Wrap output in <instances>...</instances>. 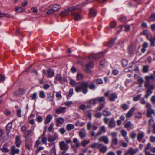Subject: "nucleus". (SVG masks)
Instances as JSON below:
<instances>
[{
  "mask_svg": "<svg viewBox=\"0 0 155 155\" xmlns=\"http://www.w3.org/2000/svg\"><path fill=\"white\" fill-rule=\"evenodd\" d=\"M78 84L75 88V91L77 92H82L84 94H85L88 92V82L87 81H83L80 82Z\"/></svg>",
  "mask_w": 155,
  "mask_h": 155,
  "instance_id": "1",
  "label": "nucleus"
},
{
  "mask_svg": "<svg viewBox=\"0 0 155 155\" xmlns=\"http://www.w3.org/2000/svg\"><path fill=\"white\" fill-rule=\"evenodd\" d=\"M84 6L83 4H81L75 6L70 7L61 12L60 14V15L62 18L70 14L73 16L74 15V11Z\"/></svg>",
  "mask_w": 155,
  "mask_h": 155,
  "instance_id": "2",
  "label": "nucleus"
},
{
  "mask_svg": "<svg viewBox=\"0 0 155 155\" xmlns=\"http://www.w3.org/2000/svg\"><path fill=\"white\" fill-rule=\"evenodd\" d=\"M91 147L92 148L98 149L99 151L103 153H105L107 149V146L100 142L94 143L91 144Z\"/></svg>",
  "mask_w": 155,
  "mask_h": 155,
  "instance_id": "3",
  "label": "nucleus"
},
{
  "mask_svg": "<svg viewBox=\"0 0 155 155\" xmlns=\"http://www.w3.org/2000/svg\"><path fill=\"white\" fill-rule=\"evenodd\" d=\"M146 107L147 109V116L149 118L151 117L152 114H155V110L151 108L152 105L149 103H147Z\"/></svg>",
  "mask_w": 155,
  "mask_h": 155,
  "instance_id": "4",
  "label": "nucleus"
},
{
  "mask_svg": "<svg viewBox=\"0 0 155 155\" xmlns=\"http://www.w3.org/2000/svg\"><path fill=\"white\" fill-rule=\"evenodd\" d=\"M59 146L60 150L66 151L69 148V146L64 141H61L59 142Z\"/></svg>",
  "mask_w": 155,
  "mask_h": 155,
  "instance_id": "5",
  "label": "nucleus"
},
{
  "mask_svg": "<svg viewBox=\"0 0 155 155\" xmlns=\"http://www.w3.org/2000/svg\"><path fill=\"white\" fill-rule=\"evenodd\" d=\"M94 66V64L93 62H91L83 67V69L87 73L90 74L92 71L89 69V68H92Z\"/></svg>",
  "mask_w": 155,
  "mask_h": 155,
  "instance_id": "6",
  "label": "nucleus"
},
{
  "mask_svg": "<svg viewBox=\"0 0 155 155\" xmlns=\"http://www.w3.org/2000/svg\"><path fill=\"white\" fill-rule=\"evenodd\" d=\"M98 140L101 142H103L105 144L109 143V138L107 136L103 135L100 137L98 139Z\"/></svg>",
  "mask_w": 155,
  "mask_h": 155,
  "instance_id": "7",
  "label": "nucleus"
},
{
  "mask_svg": "<svg viewBox=\"0 0 155 155\" xmlns=\"http://www.w3.org/2000/svg\"><path fill=\"white\" fill-rule=\"evenodd\" d=\"M55 79L59 81L60 83L63 84L67 81L66 79L65 78L62 77L61 74H57L55 77Z\"/></svg>",
  "mask_w": 155,
  "mask_h": 155,
  "instance_id": "8",
  "label": "nucleus"
},
{
  "mask_svg": "<svg viewBox=\"0 0 155 155\" xmlns=\"http://www.w3.org/2000/svg\"><path fill=\"white\" fill-rule=\"evenodd\" d=\"M103 56V53H100L97 54H92L89 57V58H92L94 59H96L102 58Z\"/></svg>",
  "mask_w": 155,
  "mask_h": 155,
  "instance_id": "9",
  "label": "nucleus"
},
{
  "mask_svg": "<svg viewBox=\"0 0 155 155\" xmlns=\"http://www.w3.org/2000/svg\"><path fill=\"white\" fill-rule=\"evenodd\" d=\"M25 93V89L21 88L17 90V91L14 93V95L15 96H18L19 95H23Z\"/></svg>",
  "mask_w": 155,
  "mask_h": 155,
  "instance_id": "10",
  "label": "nucleus"
},
{
  "mask_svg": "<svg viewBox=\"0 0 155 155\" xmlns=\"http://www.w3.org/2000/svg\"><path fill=\"white\" fill-rule=\"evenodd\" d=\"M72 16H74V19L76 21L80 20L83 18L82 16L80 14L74 12V15Z\"/></svg>",
  "mask_w": 155,
  "mask_h": 155,
  "instance_id": "11",
  "label": "nucleus"
},
{
  "mask_svg": "<svg viewBox=\"0 0 155 155\" xmlns=\"http://www.w3.org/2000/svg\"><path fill=\"white\" fill-rule=\"evenodd\" d=\"M145 136V133L143 131H140L139 133L138 134L137 136V140L140 142H141V140Z\"/></svg>",
  "mask_w": 155,
  "mask_h": 155,
  "instance_id": "12",
  "label": "nucleus"
},
{
  "mask_svg": "<svg viewBox=\"0 0 155 155\" xmlns=\"http://www.w3.org/2000/svg\"><path fill=\"white\" fill-rule=\"evenodd\" d=\"M108 125L110 128H114L116 125L115 121L114 118H111L108 123Z\"/></svg>",
  "mask_w": 155,
  "mask_h": 155,
  "instance_id": "13",
  "label": "nucleus"
},
{
  "mask_svg": "<svg viewBox=\"0 0 155 155\" xmlns=\"http://www.w3.org/2000/svg\"><path fill=\"white\" fill-rule=\"evenodd\" d=\"M73 143L74 144L72 146V147L73 148L79 147L81 146V143L79 142L78 139L77 138H74L73 140Z\"/></svg>",
  "mask_w": 155,
  "mask_h": 155,
  "instance_id": "14",
  "label": "nucleus"
},
{
  "mask_svg": "<svg viewBox=\"0 0 155 155\" xmlns=\"http://www.w3.org/2000/svg\"><path fill=\"white\" fill-rule=\"evenodd\" d=\"M32 132V130H29L24 132V137L25 138V140L26 141H27L28 140L29 135L31 134Z\"/></svg>",
  "mask_w": 155,
  "mask_h": 155,
  "instance_id": "15",
  "label": "nucleus"
},
{
  "mask_svg": "<svg viewBox=\"0 0 155 155\" xmlns=\"http://www.w3.org/2000/svg\"><path fill=\"white\" fill-rule=\"evenodd\" d=\"M11 152L12 155H14L15 154H18L19 153V150L16 148L15 146H13L11 148Z\"/></svg>",
  "mask_w": 155,
  "mask_h": 155,
  "instance_id": "16",
  "label": "nucleus"
},
{
  "mask_svg": "<svg viewBox=\"0 0 155 155\" xmlns=\"http://www.w3.org/2000/svg\"><path fill=\"white\" fill-rule=\"evenodd\" d=\"M49 7L52 8L54 12L58 10L61 8L60 5L57 4L51 5Z\"/></svg>",
  "mask_w": 155,
  "mask_h": 155,
  "instance_id": "17",
  "label": "nucleus"
},
{
  "mask_svg": "<svg viewBox=\"0 0 155 155\" xmlns=\"http://www.w3.org/2000/svg\"><path fill=\"white\" fill-rule=\"evenodd\" d=\"M47 76L49 78L52 77L54 74V71L51 69H50L47 70Z\"/></svg>",
  "mask_w": 155,
  "mask_h": 155,
  "instance_id": "18",
  "label": "nucleus"
},
{
  "mask_svg": "<svg viewBox=\"0 0 155 155\" xmlns=\"http://www.w3.org/2000/svg\"><path fill=\"white\" fill-rule=\"evenodd\" d=\"M139 151V149L138 148H136L133 149L132 148H130L128 151V153L131 155L134 154L137 152Z\"/></svg>",
  "mask_w": 155,
  "mask_h": 155,
  "instance_id": "19",
  "label": "nucleus"
},
{
  "mask_svg": "<svg viewBox=\"0 0 155 155\" xmlns=\"http://www.w3.org/2000/svg\"><path fill=\"white\" fill-rule=\"evenodd\" d=\"M106 132L105 127L104 126H102L100 127V131L97 132L96 136H98L101 135V133H104Z\"/></svg>",
  "mask_w": 155,
  "mask_h": 155,
  "instance_id": "20",
  "label": "nucleus"
},
{
  "mask_svg": "<svg viewBox=\"0 0 155 155\" xmlns=\"http://www.w3.org/2000/svg\"><path fill=\"white\" fill-rule=\"evenodd\" d=\"M135 108L134 107H133L126 114V118H129L134 113Z\"/></svg>",
  "mask_w": 155,
  "mask_h": 155,
  "instance_id": "21",
  "label": "nucleus"
},
{
  "mask_svg": "<svg viewBox=\"0 0 155 155\" xmlns=\"http://www.w3.org/2000/svg\"><path fill=\"white\" fill-rule=\"evenodd\" d=\"M79 135L81 139H84L86 136V130H84L83 131H80L79 133Z\"/></svg>",
  "mask_w": 155,
  "mask_h": 155,
  "instance_id": "22",
  "label": "nucleus"
},
{
  "mask_svg": "<svg viewBox=\"0 0 155 155\" xmlns=\"http://www.w3.org/2000/svg\"><path fill=\"white\" fill-rule=\"evenodd\" d=\"M53 118L52 116L50 114L48 115L45 121V124H47L49 123Z\"/></svg>",
  "mask_w": 155,
  "mask_h": 155,
  "instance_id": "23",
  "label": "nucleus"
},
{
  "mask_svg": "<svg viewBox=\"0 0 155 155\" xmlns=\"http://www.w3.org/2000/svg\"><path fill=\"white\" fill-rule=\"evenodd\" d=\"M66 108L65 107H61L57 108L55 110V112L57 114L62 113L64 111Z\"/></svg>",
  "mask_w": 155,
  "mask_h": 155,
  "instance_id": "24",
  "label": "nucleus"
},
{
  "mask_svg": "<svg viewBox=\"0 0 155 155\" xmlns=\"http://www.w3.org/2000/svg\"><path fill=\"white\" fill-rule=\"evenodd\" d=\"M117 98V96L115 93H113L111 94L109 98L110 101H114L115 99Z\"/></svg>",
  "mask_w": 155,
  "mask_h": 155,
  "instance_id": "25",
  "label": "nucleus"
},
{
  "mask_svg": "<svg viewBox=\"0 0 155 155\" xmlns=\"http://www.w3.org/2000/svg\"><path fill=\"white\" fill-rule=\"evenodd\" d=\"M98 101L97 98L91 99L89 101L88 103L91 104L93 105H95L96 104L98 103Z\"/></svg>",
  "mask_w": 155,
  "mask_h": 155,
  "instance_id": "26",
  "label": "nucleus"
},
{
  "mask_svg": "<svg viewBox=\"0 0 155 155\" xmlns=\"http://www.w3.org/2000/svg\"><path fill=\"white\" fill-rule=\"evenodd\" d=\"M131 125L132 124L131 122L130 121H129L125 124L124 125V127L127 128V130H130L132 128V127H131Z\"/></svg>",
  "mask_w": 155,
  "mask_h": 155,
  "instance_id": "27",
  "label": "nucleus"
},
{
  "mask_svg": "<svg viewBox=\"0 0 155 155\" xmlns=\"http://www.w3.org/2000/svg\"><path fill=\"white\" fill-rule=\"evenodd\" d=\"M90 15H91L92 17H94L97 14V11L95 9L92 8H91L89 11Z\"/></svg>",
  "mask_w": 155,
  "mask_h": 155,
  "instance_id": "28",
  "label": "nucleus"
},
{
  "mask_svg": "<svg viewBox=\"0 0 155 155\" xmlns=\"http://www.w3.org/2000/svg\"><path fill=\"white\" fill-rule=\"evenodd\" d=\"M74 125L71 124H68L66 126V129L68 131H69L70 130L74 129Z\"/></svg>",
  "mask_w": 155,
  "mask_h": 155,
  "instance_id": "29",
  "label": "nucleus"
},
{
  "mask_svg": "<svg viewBox=\"0 0 155 155\" xmlns=\"http://www.w3.org/2000/svg\"><path fill=\"white\" fill-rule=\"evenodd\" d=\"M48 100L49 101H52L53 100L54 95L53 94L48 93Z\"/></svg>",
  "mask_w": 155,
  "mask_h": 155,
  "instance_id": "30",
  "label": "nucleus"
},
{
  "mask_svg": "<svg viewBox=\"0 0 155 155\" xmlns=\"http://www.w3.org/2000/svg\"><path fill=\"white\" fill-rule=\"evenodd\" d=\"M16 142L15 143V144L17 147H19L20 144H21V141H20V138L19 137L17 136L16 137Z\"/></svg>",
  "mask_w": 155,
  "mask_h": 155,
  "instance_id": "31",
  "label": "nucleus"
},
{
  "mask_svg": "<svg viewBox=\"0 0 155 155\" xmlns=\"http://www.w3.org/2000/svg\"><path fill=\"white\" fill-rule=\"evenodd\" d=\"M115 39H113L110 41L107 44V46L110 47L113 46L115 43Z\"/></svg>",
  "mask_w": 155,
  "mask_h": 155,
  "instance_id": "32",
  "label": "nucleus"
},
{
  "mask_svg": "<svg viewBox=\"0 0 155 155\" xmlns=\"http://www.w3.org/2000/svg\"><path fill=\"white\" fill-rule=\"evenodd\" d=\"M56 139L55 137L51 136H49L48 138V141L49 142H55V140Z\"/></svg>",
  "mask_w": 155,
  "mask_h": 155,
  "instance_id": "33",
  "label": "nucleus"
},
{
  "mask_svg": "<svg viewBox=\"0 0 155 155\" xmlns=\"http://www.w3.org/2000/svg\"><path fill=\"white\" fill-rule=\"evenodd\" d=\"M39 137L40 139H41V138L42 139L41 141L43 143L47 144V141L48 140V138L46 137H45L40 136Z\"/></svg>",
  "mask_w": 155,
  "mask_h": 155,
  "instance_id": "34",
  "label": "nucleus"
},
{
  "mask_svg": "<svg viewBox=\"0 0 155 155\" xmlns=\"http://www.w3.org/2000/svg\"><path fill=\"white\" fill-rule=\"evenodd\" d=\"M50 154L51 155H56V147L55 146L53 147L50 150Z\"/></svg>",
  "mask_w": 155,
  "mask_h": 155,
  "instance_id": "35",
  "label": "nucleus"
},
{
  "mask_svg": "<svg viewBox=\"0 0 155 155\" xmlns=\"http://www.w3.org/2000/svg\"><path fill=\"white\" fill-rule=\"evenodd\" d=\"M41 143V140L38 138V139L36 141L34 147H37Z\"/></svg>",
  "mask_w": 155,
  "mask_h": 155,
  "instance_id": "36",
  "label": "nucleus"
},
{
  "mask_svg": "<svg viewBox=\"0 0 155 155\" xmlns=\"http://www.w3.org/2000/svg\"><path fill=\"white\" fill-rule=\"evenodd\" d=\"M152 91L150 89H148L147 91V94L145 96V97L146 98H148L149 96L152 93Z\"/></svg>",
  "mask_w": 155,
  "mask_h": 155,
  "instance_id": "37",
  "label": "nucleus"
},
{
  "mask_svg": "<svg viewBox=\"0 0 155 155\" xmlns=\"http://www.w3.org/2000/svg\"><path fill=\"white\" fill-rule=\"evenodd\" d=\"M145 79L146 80L149 81H150V79H153L154 80L155 79L154 76L152 74L150 76H146L145 77Z\"/></svg>",
  "mask_w": 155,
  "mask_h": 155,
  "instance_id": "38",
  "label": "nucleus"
},
{
  "mask_svg": "<svg viewBox=\"0 0 155 155\" xmlns=\"http://www.w3.org/2000/svg\"><path fill=\"white\" fill-rule=\"evenodd\" d=\"M88 87L91 89L94 90L96 88V86L93 83H91L90 84H88Z\"/></svg>",
  "mask_w": 155,
  "mask_h": 155,
  "instance_id": "39",
  "label": "nucleus"
},
{
  "mask_svg": "<svg viewBox=\"0 0 155 155\" xmlns=\"http://www.w3.org/2000/svg\"><path fill=\"white\" fill-rule=\"evenodd\" d=\"M97 99L98 102H99L100 103L104 102L105 101V98L104 97H97Z\"/></svg>",
  "mask_w": 155,
  "mask_h": 155,
  "instance_id": "40",
  "label": "nucleus"
},
{
  "mask_svg": "<svg viewBox=\"0 0 155 155\" xmlns=\"http://www.w3.org/2000/svg\"><path fill=\"white\" fill-rule=\"evenodd\" d=\"M90 142V141L89 140H84L82 142V145L83 147H84L87 145Z\"/></svg>",
  "mask_w": 155,
  "mask_h": 155,
  "instance_id": "41",
  "label": "nucleus"
},
{
  "mask_svg": "<svg viewBox=\"0 0 155 155\" xmlns=\"http://www.w3.org/2000/svg\"><path fill=\"white\" fill-rule=\"evenodd\" d=\"M83 78V75L81 73H79L77 74V78L78 80H81Z\"/></svg>",
  "mask_w": 155,
  "mask_h": 155,
  "instance_id": "42",
  "label": "nucleus"
},
{
  "mask_svg": "<svg viewBox=\"0 0 155 155\" xmlns=\"http://www.w3.org/2000/svg\"><path fill=\"white\" fill-rule=\"evenodd\" d=\"M149 67L147 65L144 66L143 67V71L144 73H147L148 72Z\"/></svg>",
  "mask_w": 155,
  "mask_h": 155,
  "instance_id": "43",
  "label": "nucleus"
},
{
  "mask_svg": "<svg viewBox=\"0 0 155 155\" xmlns=\"http://www.w3.org/2000/svg\"><path fill=\"white\" fill-rule=\"evenodd\" d=\"M102 114L104 116H108L111 115V113L108 111L104 110L102 111Z\"/></svg>",
  "mask_w": 155,
  "mask_h": 155,
  "instance_id": "44",
  "label": "nucleus"
},
{
  "mask_svg": "<svg viewBox=\"0 0 155 155\" xmlns=\"http://www.w3.org/2000/svg\"><path fill=\"white\" fill-rule=\"evenodd\" d=\"M69 83L72 86H74L75 85L76 86V84H78V83H76V82L75 80L71 79H70V82Z\"/></svg>",
  "mask_w": 155,
  "mask_h": 155,
  "instance_id": "45",
  "label": "nucleus"
},
{
  "mask_svg": "<svg viewBox=\"0 0 155 155\" xmlns=\"http://www.w3.org/2000/svg\"><path fill=\"white\" fill-rule=\"evenodd\" d=\"M151 147V144L150 143H148L145 147L144 151H147V150L150 149H151L150 148Z\"/></svg>",
  "mask_w": 155,
  "mask_h": 155,
  "instance_id": "46",
  "label": "nucleus"
},
{
  "mask_svg": "<svg viewBox=\"0 0 155 155\" xmlns=\"http://www.w3.org/2000/svg\"><path fill=\"white\" fill-rule=\"evenodd\" d=\"M73 94V89L72 88L70 89L69 90V94L67 96V98H69L71 97Z\"/></svg>",
  "mask_w": 155,
  "mask_h": 155,
  "instance_id": "47",
  "label": "nucleus"
},
{
  "mask_svg": "<svg viewBox=\"0 0 155 155\" xmlns=\"http://www.w3.org/2000/svg\"><path fill=\"white\" fill-rule=\"evenodd\" d=\"M96 84H102L103 83V81L101 79H98L95 80Z\"/></svg>",
  "mask_w": 155,
  "mask_h": 155,
  "instance_id": "48",
  "label": "nucleus"
},
{
  "mask_svg": "<svg viewBox=\"0 0 155 155\" xmlns=\"http://www.w3.org/2000/svg\"><path fill=\"white\" fill-rule=\"evenodd\" d=\"M130 135L131 139H134L136 136V134L135 132H133L130 134Z\"/></svg>",
  "mask_w": 155,
  "mask_h": 155,
  "instance_id": "49",
  "label": "nucleus"
},
{
  "mask_svg": "<svg viewBox=\"0 0 155 155\" xmlns=\"http://www.w3.org/2000/svg\"><path fill=\"white\" fill-rule=\"evenodd\" d=\"M112 141L114 144L117 145L118 144V140L117 138H112Z\"/></svg>",
  "mask_w": 155,
  "mask_h": 155,
  "instance_id": "50",
  "label": "nucleus"
},
{
  "mask_svg": "<svg viewBox=\"0 0 155 155\" xmlns=\"http://www.w3.org/2000/svg\"><path fill=\"white\" fill-rule=\"evenodd\" d=\"M121 133L123 137H125L127 135V132L124 130L123 129L121 131Z\"/></svg>",
  "mask_w": 155,
  "mask_h": 155,
  "instance_id": "51",
  "label": "nucleus"
},
{
  "mask_svg": "<svg viewBox=\"0 0 155 155\" xmlns=\"http://www.w3.org/2000/svg\"><path fill=\"white\" fill-rule=\"evenodd\" d=\"M15 11L18 12H21L23 11V8L21 7H17L15 8Z\"/></svg>",
  "mask_w": 155,
  "mask_h": 155,
  "instance_id": "52",
  "label": "nucleus"
},
{
  "mask_svg": "<svg viewBox=\"0 0 155 155\" xmlns=\"http://www.w3.org/2000/svg\"><path fill=\"white\" fill-rule=\"evenodd\" d=\"M57 122L60 124H62L64 121V119L61 117H59L57 119Z\"/></svg>",
  "mask_w": 155,
  "mask_h": 155,
  "instance_id": "53",
  "label": "nucleus"
},
{
  "mask_svg": "<svg viewBox=\"0 0 155 155\" xmlns=\"http://www.w3.org/2000/svg\"><path fill=\"white\" fill-rule=\"evenodd\" d=\"M104 107L103 104H101L100 106L98 107L96 109V112H97L98 111H100Z\"/></svg>",
  "mask_w": 155,
  "mask_h": 155,
  "instance_id": "54",
  "label": "nucleus"
},
{
  "mask_svg": "<svg viewBox=\"0 0 155 155\" xmlns=\"http://www.w3.org/2000/svg\"><path fill=\"white\" fill-rule=\"evenodd\" d=\"M94 116L97 118H100L102 116V114L101 112H97L94 114Z\"/></svg>",
  "mask_w": 155,
  "mask_h": 155,
  "instance_id": "55",
  "label": "nucleus"
},
{
  "mask_svg": "<svg viewBox=\"0 0 155 155\" xmlns=\"http://www.w3.org/2000/svg\"><path fill=\"white\" fill-rule=\"evenodd\" d=\"M121 107L124 110H125L129 108V106L126 104H124L121 105Z\"/></svg>",
  "mask_w": 155,
  "mask_h": 155,
  "instance_id": "56",
  "label": "nucleus"
},
{
  "mask_svg": "<svg viewBox=\"0 0 155 155\" xmlns=\"http://www.w3.org/2000/svg\"><path fill=\"white\" fill-rule=\"evenodd\" d=\"M12 126V123H10L8 124L6 126V128L7 130L9 131L11 129Z\"/></svg>",
  "mask_w": 155,
  "mask_h": 155,
  "instance_id": "57",
  "label": "nucleus"
},
{
  "mask_svg": "<svg viewBox=\"0 0 155 155\" xmlns=\"http://www.w3.org/2000/svg\"><path fill=\"white\" fill-rule=\"evenodd\" d=\"M56 97L58 99H61L62 98L60 92H57L56 93Z\"/></svg>",
  "mask_w": 155,
  "mask_h": 155,
  "instance_id": "58",
  "label": "nucleus"
},
{
  "mask_svg": "<svg viewBox=\"0 0 155 155\" xmlns=\"http://www.w3.org/2000/svg\"><path fill=\"white\" fill-rule=\"evenodd\" d=\"M37 94L36 92H34L31 96V97L32 100H36L37 98Z\"/></svg>",
  "mask_w": 155,
  "mask_h": 155,
  "instance_id": "59",
  "label": "nucleus"
},
{
  "mask_svg": "<svg viewBox=\"0 0 155 155\" xmlns=\"http://www.w3.org/2000/svg\"><path fill=\"white\" fill-rule=\"evenodd\" d=\"M116 26V22L115 21L111 22L110 23V28H114Z\"/></svg>",
  "mask_w": 155,
  "mask_h": 155,
  "instance_id": "60",
  "label": "nucleus"
},
{
  "mask_svg": "<svg viewBox=\"0 0 155 155\" xmlns=\"http://www.w3.org/2000/svg\"><path fill=\"white\" fill-rule=\"evenodd\" d=\"M150 19L151 21H153L155 20V13H154L151 15Z\"/></svg>",
  "mask_w": 155,
  "mask_h": 155,
  "instance_id": "61",
  "label": "nucleus"
},
{
  "mask_svg": "<svg viewBox=\"0 0 155 155\" xmlns=\"http://www.w3.org/2000/svg\"><path fill=\"white\" fill-rule=\"evenodd\" d=\"M53 126L54 124L53 123L51 124L48 129V130L50 132H52L53 129Z\"/></svg>",
  "mask_w": 155,
  "mask_h": 155,
  "instance_id": "62",
  "label": "nucleus"
},
{
  "mask_svg": "<svg viewBox=\"0 0 155 155\" xmlns=\"http://www.w3.org/2000/svg\"><path fill=\"white\" fill-rule=\"evenodd\" d=\"M54 12H55L54 10L52 9V8H50L48 10L47 12V14H51L53 13Z\"/></svg>",
  "mask_w": 155,
  "mask_h": 155,
  "instance_id": "63",
  "label": "nucleus"
},
{
  "mask_svg": "<svg viewBox=\"0 0 155 155\" xmlns=\"http://www.w3.org/2000/svg\"><path fill=\"white\" fill-rule=\"evenodd\" d=\"M150 101H151L153 104L155 105V96H153L150 99Z\"/></svg>",
  "mask_w": 155,
  "mask_h": 155,
  "instance_id": "64",
  "label": "nucleus"
}]
</instances>
